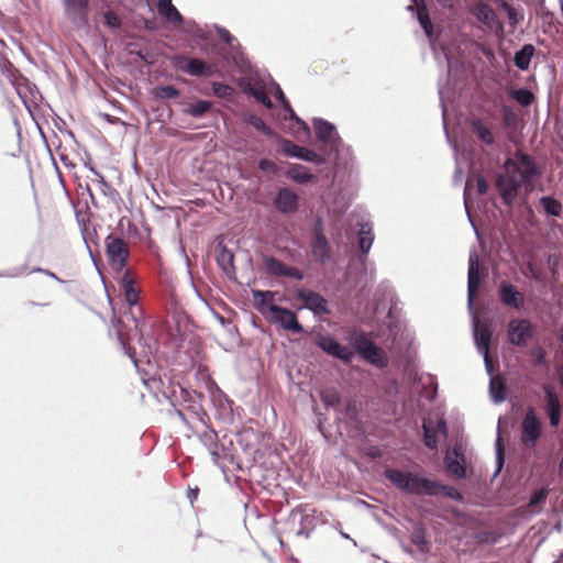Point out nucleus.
Masks as SVG:
<instances>
[{
	"mask_svg": "<svg viewBox=\"0 0 563 563\" xmlns=\"http://www.w3.org/2000/svg\"><path fill=\"white\" fill-rule=\"evenodd\" d=\"M360 227L361 228L357 233V252H358V261L361 263L362 273L365 274L366 273V266H365L366 255L368 254V252L373 245L374 234L372 231L371 223H368V222L362 223Z\"/></svg>",
	"mask_w": 563,
	"mask_h": 563,
	"instance_id": "b1692460",
	"label": "nucleus"
},
{
	"mask_svg": "<svg viewBox=\"0 0 563 563\" xmlns=\"http://www.w3.org/2000/svg\"><path fill=\"white\" fill-rule=\"evenodd\" d=\"M169 60L175 69L192 77H211L214 75V67L197 57L176 54L170 56Z\"/></svg>",
	"mask_w": 563,
	"mask_h": 563,
	"instance_id": "6e6552de",
	"label": "nucleus"
},
{
	"mask_svg": "<svg viewBox=\"0 0 563 563\" xmlns=\"http://www.w3.org/2000/svg\"><path fill=\"white\" fill-rule=\"evenodd\" d=\"M476 189L479 196H484L488 192L489 184L483 174H479L477 177Z\"/></svg>",
	"mask_w": 563,
	"mask_h": 563,
	"instance_id": "338daca9",
	"label": "nucleus"
},
{
	"mask_svg": "<svg viewBox=\"0 0 563 563\" xmlns=\"http://www.w3.org/2000/svg\"><path fill=\"white\" fill-rule=\"evenodd\" d=\"M543 393L545 398L544 411L549 418V423L552 428H558L562 419L560 397L555 389L549 384L543 385Z\"/></svg>",
	"mask_w": 563,
	"mask_h": 563,
	"instance_id": "412c9836",
	"label": "nucleus"
},
{
	"mask_svg": "<svg viewBox=\"0 0 563 563\" xmlns=\"http://www.w3.org/2000/svg\"><path fill=\"white\" fill-rule=\"evenodd\" d=\"M244 123L252 125L254 129L260 131L266 137L278 141V135L262 118L252 112H244L242 114Z\"/></svg>",
	"mask_w": 563,
	"mask_h": 563,
	"instance_id": "f704fd0d",
	"label": "nucleus"
},
{
	"mask_svg": "<svg viewBox=\"0 0 563 563\" xmlns=\"http://www.w3.org/2000/svg\"><path fill=\"white\" fill-rule=\"evenodd\" d=\"M423 431V443L428 449H437L439 439L435 429L428 421H424L422 424Z\"/></svg>",
	"mask_w": 563,
	"mask_h": 563,
	"instance_id": "09e8293b",
	"label": "nucleus"
},
{
	"mask_svg": "<svg viewBox=\"0 0 563 563\" xmlns=\"http://www.w3.org/2000/svg\"><path fill=\"white\" fill-rule=\"evenodd\" d=\"M269 319L272 322L278 324L286 331H290L296 334H301L305 332V327L299 322L296 312L286 307H271Z\"/></svg>",
	"mask_w": 563,
	"mask_h": 563,
	"instance_id": "dca6fc26",
	"label": "nucleus"
},
{
	"mask_svg": "<svg viewBox=\"0 0 563 563\" xmlns=\"http://www.w3.org/2000/svg\"><path fill=\"white\" fill-rule=\"evenodd\" d=\"M410 541L415 544L422 554L430 552V542L427 539V529L422 521L415 522Z\"/></svg>",
	"mask_w": 563,
	"mask_h": 563,
	"instance_id": "4c0bfd02",
	"label": "nucleus"
},
{
	"mask_svg": "<svg viewBox=\"0 0 563 563\" xmlns=\"http://www.w3.org/2000/svg\"><path fill=\"white\" fill-rule=\"evenodd\" d=\"M468 11L479 23L484 24L488 30L496 33L504 32L503 22L498 19L493 8L486 2L478 1L472 4L468 8Z\"/></svg>",
	"mask_w": 563,
	"mask_h": 563,
	"instance_id": "a211bd4d",
	"label": "nucleus"
},
{
	"mask_svg": "<svg viewBox=\"0 0 563 563\" xmlns=\"http://www.w3.org/2000/svg\"><path fill=\"white\" fill-rule=\"evenodd\" d=\"M347 342L354 354L356 353L361 357L375 343L363 330L360 329H354L349 333Z\"/></svg>",
	"mask_w": 563,
	"mask_h": 563,
	"instance_id": "c756f323",
	"label": "nucleus"
},
{
	"mask_svg": "<svg viewBox=\"0 0 563 563\" xmlns=\"http://www.w3.org/2000/svg\"><path fill=\"white\" fill-rule=\"evenodd\" d=\"M214 110V102L205 99H196L183 110V113L195 119H202Z\"/></svg>",
	"mask_w": 563,
	"mask_h": 563,
	"instance_id": "72a5a7b5",
	"label": "nucleus"
},
{
	"mask_svg": "<svg viewBox=\"0 0 563 563\" xmlns=\"http://www.w3.org/2000/svg\"><path fill=\"white\" fill-rule=\"evenodd\" d=\"M443 463L449 474L454 475L459 479H465L467 477L466 460L460 450L453 449L448 451L444 455Z\"/></svg>",
	"mask_w": 563,
	"mask_h": 563,
	"instance_id": "5701e85b",
	"label": "nucleus"
},
{
	"mask_svg": "<svg viewBox=\"0 0 563 563\" xmlns=\"http://www.w3.org/2000/svg\"><path fill=\"white\" fill-rule=\"evenodd\" d=\"M282 108L290 121L303 126L307 130L309 129L308 124L300 117H298L297 113L294 111L289 101L286 104H284Z\"/></svg>",
	"mask_w": 563,
	"mask_h": 563,
	"instance_id": "e2e57ef3",
	"label": "nucleus"
},
{
	"mask_svg": "<svg viewBox=\"0 0 563 563\" xmlns=\"http://www.w3.org/2000/svg\"><path fill=\"white\" fill-rule=\"evenodd\" d=\"M157 11L167 23L176 24L179 26L184 24V16L172 1H157Z\"/></svg>",
	"mask_w": 563,
	"mask_h": 563,
	"instance_id": "e433bc0d",
	"label": "nucleus"
},
{
	"mask_svg": "<svg viewBox=\"0 0 563 563\" xmlns=\"http://www.w3.org/2000/svg\"><path fill=\"white\" fill-rule=\"evenodd\" d=\"M99 186H100V190L102 192L103 196L108 197L112 202L114 203H119L120 201H122V198H121V195L120 192L113 188L107 180L106 178L102 176H99V178L97 179Z\"/></svg>",
	"mask_w": 563,
	"mask_h": 563,
	"instance_id": "3c124183",
	"label": "nucleus"
},
{
	"mask_svg": "<svg viewBox=\"0 0 563 563\" xmlns=\"http://www.w3.org/2000/svg\"><path fill=\"white\" fill-rule=\"evenodd\" d=\"M537 335V327L529 319L512 318L507 324V341L516 347H527Z\"/></svg>",
	"mask_w": 563,
	"mask_h": 563,
	"instance_id": "0eeeda50",
	"label": "nucleus"
},
{
	"mask_svg": "<svg viewBox=\"0 0 563 563\" xmlns=\"http://www.w3.org/2000/svg\"><path fill=\"white\" fill-rule=\"evenodd\" d=\"M506 461V455L504 449L501 446L500 437L498 435L495 441V471L493 473L492 479H495L504 468Z\"/></svg>",
	"mask_w": 563,
	"mask_h": 563,
	"instance_id": "603ef678",
	"label": "nucleus"
},
{
	"mask_svg": "<svg viewBox=\"0 0 563 563\" xmlns=\"http://www.w3.org/2000/svg\"><path fill=\"white\" fill-rule=\"evenodd\" d=\"M284 176L300 186L311 185L318 180V177L306 165L299 163L288 164Z\"/></svg>",
	"mask_w": 563,
	"mask_h": 563,
	"instance_id": "a878e982",
	"label": "nucleus"
},
{
	"mask_svg": "<svg viewBox=\"0 0 563 563\" xmlns=\"http://www.w3.org/2000/svg\"><path fill=\"white\" fill-rule=\"evenodd\" d=\"M314 520V517L311 515L303 514V509L301 506L296 507L292 509L288 516V521L291 523L298 522L300 525V528L296 531L297 536H305L306 538L309 537V531L306 529L308 525H311Z\"/></svg>",
	"mask_w": 563,
	"mask_h": 563,
	"instance_id": "ea45409f",
	"label": "nucleus"
},
{
	"mask_svg": "<svg viewBox=\"0 0 563 563\" xmlns=\"http://www.w3.org/2000/svg\"><path fill=\"white\" fill-rule=\"evenodd\" d=\"M320 398H321V401L322 404L327 407V408H334V410L336 408H340V405H341V395L338 390L335 389H325L323 391H321L320 394Z\"/></svg>",
	"mask_w": 563,
	"mask_h": 563,
	"instance_id": "de8ad7c7",
	"label": "nucleus"
},
{
	"mask_svg": "<svg viewBox=\"0 0 563 563\" xmlns=\"http://www.w3.org/2000/svg\"><path fill=\"white\" fill-rule=\"evenodd\" d=\"M222 54L228 63L233 64L238 68L244 67L247 63V59L242 51V46L238 40H234V44L225 46Z\"/></svg>",
	"mask_w": 563,
	"mask_h": 563,
	"instance_id": "58836bf2",
	"label": "nucleus"
},
{
	"mask_svg": "<svg viewBox=\"0 0 563 563\" xmlns=\"http://www.w3.org/2000/svg\"><path fill=\"white\" fill-rule=\"evenodd\" d=\"M25 269H26V265L13 267L9 271L0 272V277H9V278L19 277L25 272Z\"/></svg>",
	"mask_w": 563,
	"mask_h": 563,
	"instance_id": "774afa93",
	"label": "nucleus"
},
{
	"mask_svg": "<svg viewBox=\"0 0 563 563\" xmlns=\"http://www.w3.org/2000/svg\"><path fill=\"white\" fill-rule=\"evenodd\" d=\"M468 125L479 142L487 146L495 145V135L489 125L482 118H472L468 121Z\"/></svg>",
	"mask_w": 563,
	"mask_h": 563,
	"instance_id": "c85d7f7f",
	"label": "nucleus"
},
{
	"mask_svg": "<svg viewBox=\"0 0 563 563\" xmlns=\"http://www.w3.org/2000/svg\"><path fill=\"white\" fill-rule=\"evenodd\" d=\"M119 274L121 275L119 286L124 296V301L130 309V312L126 316L134 322V328L139 329L142 309L139 307L140 289L136 286V278L129 268Z\"/></svg>",
	"mask_w": 563,
	"mask_h": 563,
	"instance_id": "20e7f679",
	"label": "nucleus"
},
{
	"mask_svg": "<svg viewBox=\"0 0 563 563\" xmlns=\"http://www.w3.org/2000/svg\"><path fill=\"white\" fill-rule=\"evenodd\" d=\"M213 29L219 37V40L225 45L234 44V40H236L229 30L219 24H213Z\"/></svg>",
	"mask_w": 563,
	"mask_h": 563,
	"instance_id": "052dcab7",
	"label": "nucleus"
},
{
	"mask_svg": "<svg viewBox=\"0 0 563 563\" xmlns=\"http://www.w3.org/2000/svg\"><path fill=\"white\" fill-rule=\"evenodd\" d=\"M156 100H169L180 96V90L173 85H161L153 89Z\"/></svg>",
	"mask_w": 563,
	"mask_h": 563,
	"instance_id": "a18cd8bd",
	"label": "nucleus"
},
{
	"mask_svg": "<svg viewBox=\"0 0 563 563\" xmlns=\"http://www.w3.org/2000/svg\"><path fill=\"white\" fill-rule=\"evenodd\" d=\"M65 15L71 24L81 26L88 22L90 13L89 0H62Z\"/></svg>",
	"mask_w": 563,
	"mask_h": 563,
	"instance_id": "aec40b11",
	"label": "nucleus"
},
{
	"mask_svg": "<svg viewBox=\"0 0 563 563\" xmlns=\"http://www.w3.org/2000/svg\"><path fill=\"white\" fill-rule=\"evenodd\" d=\"M102 23L110 30H119L122 27V21L112 10H107L102 14Z\"/></svg>",
	"mask_w": 563,
	"mask_h": 563,
	"instance_id": "4d7b16f0",
	"label": "nucleus"
},
{
	"mask_svg": "<svg viewBox=\"0 0 563 563\" xmlns=\"http://www.w3.org/2000/svg\"><path fill=\"white\" fill-rule=\"evenodd\" d=\"M362 407L354 399H349L343 407L335 409V423H344L345 427L354 429L361 433L363 431V422L361 418Z\"/></svg>",
	"mask_w": 563,
	"mask_h": 563,
	"instance_id": "f8f14e48",
	"label": "nucleus"
},
{
	"mask_svg": "<svg viewBox=\"0 0 563 563\" xmlns=\"http://www.w3.org/2000/svg\"><path fill=\"white\" fill-rule=\"evenodd\" d=\"M280 152L289 158H296L302 162L312 163L317 166L325 165L327 158L322 153L311 150L307 146L299 145L288 139L278 137L277 141Z\"/></svg>",
	"mask_w": 563,
	"mask_h": 563,
	"instance_id": "1a4fd4ad",
	"label": "nucleus"
},
{
	"mask_svg": "<svg viewBox=\"0 0 563 563\" xmlns=\"http://www.w3.org/2000/svg\"><path fill=\"white\" fill-rule=\"evenodd\" d=\"M384 477L399 492L406 495L421 497H446L462 503L464 496L455 487L430 478L424 472H413L406 468L386 467Z\"/></svg>",
	"mask_w": 563,
	"mask_h": 563,
	"instance_id": "f03ea898",
	"label": "nucleus"
},
{
	"mask_svg": "<svg viewBox=\"0 0 563 563\" xmlns=\"http://www.w3.org/2000/svg\"><path fill=\"white\" fill-rule=\"evenodd\" d=\"M539 212L545 217L561 218L563 213V206L555 197L545 195L539 199Z\"/></svg>",
	"mask_w": 563,
	"mask_h": 563,
	"instance_id": "473e14b6",
	"label": "nucleus"
},
{
	"mask_svg": "<svg viewBox=\"0 0 563 563\" xmlns=\"http://www.w3.org/2000/svg\"><path fill=\"white\" fill-rule=\"evenodd\" d=\"M252 297L255 301L256 310L265 318L271 317V307L276 306L274 300V292L271 290L253 289Z\"/></svg>",
	"mask_w": 563,
	"mask_h": 563,
	"instance_id": "2f4dec72",
	"label": "nucleus"
},
{
	"mask_svg": "<svg viewBox=\"0 0 563 563\" xmlns=\"http://www.w3.org/2000/svg\"><path fill=\"white\" fill-rule=\"evenodd\" d=\"M311 255L318 264H325L332 258V246L328 238L310 239Z\"/></svg>",
	"mask_w": 563,
	"mask_h": 563,
	"instance_id": "cd10ccee",
	"label": "nucleus"
},
{
	"mask_svg": "<svg viewBox=\"0 0 563 563\" xmlns=\"http://www.w3.org/2000/svg\"><path fill=\"white\" fill-rule=\"evenodd\" d=\"M117 336H118V341L120 343V346H121L123 353L126 356H129V358L132 361L135 368L139 371L140 369V360L136 357L135 349L130 345V342L126 339V336L124 335V333L122 332V330H120V329L117 330Z\"/></svg>",
	"mask_w": 563,
	"mask_h": 563,
	"instance_id": "79ce46f5",
	"label": "nucleus"
},
{
	"mask_svg": "<svg viewBox=\"0 0 563 563\" xmlns=\"http://www.w3.org/2000/svg\"><path fill=\"white\" fill-rule=\"evenodd\" d=\"M543 423L538 417L536 410L529 407L520 427V441L528 448H534L542 437Z\"/></svg>",
	"mask_w": 563,
	"mask_h": 563,
	"instance_id": "9b49d317",
	"label": "nucleus"
},
{
	"mask_svg": "<svg viewBox=\"0 0 563 563\" xmlns=\"http://www.w3.org/2000/svg\"><path fill=\"white\" fill-rule=\"evenodd\" d=\"M312 126L316 134V140L320 143V151L324 153L328 148H330L333 144H340V136L336 126L323 119V118H313Z\"/></svg>",
	"mask_w": 563,
	"mask_h": 563,
	"instance_id": "ddd939ff",
	"label": "nucleus"
},
{
	"mask_svg": "<svg viewBox=\"0 0 563 563\" xmlns=\"http://www.w3.org/2000/svg\"><path fill=\"white\" fill-rule=\"evenodd\" d=\"M322 155L325 156L327 163L332 162L336 169H351L355 162L352 147L345 144L343 140H340V144H333Z\"/></svg>",
	"mask_w": 563,
	"mask_h": 563,
	"instance_id": "2eb2a0df",
	"label": "nucleus"
},
{
	"mask_svg": "<svg viewBox=\"0 0 563 563\" xmlns=\"http://www.w3.org/2000/svg\"><path fill=\"white\" fill-rule=\"evenodd\" d=\"M212 93L221 99L232 100L235 96V89L230 85L221 81L211 82Z\"/></svg>",
	"mask_w": 563,
	"mask_h": 563,
	"instance_id": "49530a36",
	"label": "nucleus"
},
{
	"mask_svg": "<svg viewBox=\"0 0 563 563\" xmlns=\"http://www.w3.org/2000/svg\"><path fill=\"white\" fill-rule=\"evenodd\" d=\"M205 427L206 430L199 434V440L202 443V445L209 451V454L211 455L214 464H219L221 454L219 451L218 434L213 429H210L208 424Z\"/></svg>",
	"mask_w": 563,
	"mask_h": 563,
	"instance_id": "7c9ffc66",
	"label": "nucleus"
},
{
	"mask_svg": "<svg viewBox=\"0 0 563 563\" xmlns=\"http://www.w3.org/2000/svg\"><path fill=\"white\" fill-rule=\"evenodd\" d=\"M314 344L327 355L341 361L344 364H351L354 360V352L343 345L336 338L330 333H317Z\"/></svg>",
	"mask_w": 563,
	"mask_h": 563,
	"instance_id": "9d476101",
	"label": "nucleus"
},
{
	"mask_svg": "<svg viewBox=\"0 0 563 563\" xmlns=\"http://www.w3.org/2000/svg\"><path fill=\"white\" fill-rule=\"evenodd\" d=\"M129 54L136 56L140 60H142L146 65L154 64V55L150 52H144L142 49H137V51H130Z\"/></svg>",
	"mask_w": 563,
	"mask_h": 563,
	"instance_id": "69168bd1",
	"label": "nucleus"
},
{
	"mask_svg": "<svg viewBox=\"0 0 563 563\" xmlns=\"http://www.w3.org/2000/svg\"><path fill=\"white\" fill-rule=\"evenodd\" d=\"M505 173L496 177V188L503 203L511 208L522 187L531 191L534 183L541 177L542 170L536 159L525 153L516 158L508 157L504 163Z\"/></svg>",
	"mask_w": 563,
	"mask_h": 563,
	"instance_id": "f257e3e1",
	"label": "nucleus"
},
{
	"mask_svg": "<svg viewBox=\"0 0 563 563\" xmlns=\"http://www.w3.org/2000/svg\"><path fill=\"white\" fill-rule=\"evenodd\" d=\"M489 395L495 404H501L507 398V388L503 382L497 383L494 377L489 380Z\"/></svg>",
	"mask_w": 563,
	"mask_h": 563,
	"instance_id": "c03bdc74",
	"label": "nucleus"
},
{
	"mask_svg": "<svg viewBox=\"0 0 563 563\" xmlns=\"http://www.w3.org/2000/svg\"><path fill=\"white\" fill-rule=\"evenodd\" d=\"M362 358L378 368L387 366V355L383 349L374 343L365 353Z\"/></svg>",
	"mask_w": 563,
	"mask_h": 563,
	"instance_id": "a19ab883",
	"label": "nucleus"
},
{
	"mask_svg": "<svg viewBox=\"0 0 563 563\" xmlns=\"http://www.w3.org/2000/svg\"><path fill=\"white\" fill-rule=\"evenodd\" d=\"M536 51L537 49L533 44H523L518 51L515 52L514 65L521 71L528 70Z\"/></svg>",
	"mask_w": 563,
	"mask_h": 563,
	"instance_id": "c9c22d12",
	"label": "nucleus"
},
{
	"mask_svg": "<svg viewBox=\"0 0 563 563\" xmlns=\"http://www.w3.org/2000/svg\"><path fill=\"white\" fill-rule=\"evenodd\" d=\"M257 167L261 172L271 175H278L280 170L276 163L266 157L258 159Z\"/></svg>",
	"mask_w": 563,
	"mask_h": 563,
	"instance_id": "bf43d9fd",
	"label": "nucleus"
},
{
	"mask_svg": "<svg viewBox=\"0 0 563 563\" xmlns=\"http://www.w3.org/2000/svg\"><path fill=\"white\" fill-rule=\"evenodd\" d=\"M294 297L302 302L298 310H309L316 318L329 316L332 312L329 300L316 290L298 287L294 291Z\"/></svg>",
	"mask_w": 563,
	"mask_h": 563,
	"instance_id": "423d86ee",
	"label": "nucleus"
},
{
	"mask_svg": "<svg viewBox=\"0 0 563 563\" xmlns=\"http://www.w3.org/2000/svg\"><path fill=\"white\" fill-rule=\"evenodd\" d=\"M85 233H86V229L84 228V229H82V238H84V241H85V244H86L87 251H88V253H89V256H90V258H91V261H92V263H93V265H95V267H96V269H97L98 274H99V275H100V277H101L102 283L106 285L104 276H103V274H102V272H101V269H100V267H99V258L95 256V254H93V252H92V250H91V247H90V245H89L88 238L85 235Z\"/></svg>",
	"mask_w": 563,
	"mask_h": 563,
	"instance_id": "0e129e2a",
	"label": "nucleus"
},
{
	"mask_svg": "<svg viewBox=\"0 0 563 563\" xmlns=\"http://www.w3.org/2000/svg\"><path fill=\"white\" fill-rule=\"evenodd\" d=\"M216 262L219 268L229 279H236V269L234 266V254L223 243L218 244V252L216 255Z\"/></svg>",
	"mask_w": 563,
	"mask_h": 563,
	"instance_id": "bb28decb",
	"label": "nucleus"
},
{
	"mask_svg": "<svg viewBox=\"0 0 563 563\" xmlns=\"http://www.w3.org/2000/svg\"><path fill=\"white\" fill-rule=\"evenodd\" d=\"M300 198L290 187H279L273 199V206L282 214H292L298 211Z\"/></svg>",
	"mask_w": 563,
	"mask_h": 563,
	"instance_id": "6ab92c4d",
	"label": "nucleus"
},
{
	"mask_svg": "<svg viewBox=\"0 0 563 563\" xmlns=\"http://www.w3.org/2000/svg\"><path fill=\"white\" fill-rule=\"evenodd\" d=\"M106 256L114 273L125 271L130 257L128 243L119 235L108 234L104 239Z\"/></svg>",
	"mask_w": 563,
	"mask_h": 563,
	"instance_id": "39448f33",
	"label": "nucleus"
},
{
	"mask_svg": "<svg viewBox=\"0 0 563 563\" xmlns=\"http://www.w3.org/2000/svg\"><path fill=\"white\" fill-rule=\"evenodd\" d=\"M509 97L522 107H530L534 101V95L526 87L511 89Z\"/></svg>",
	"mask_w": 563,
	"mask_h": 563,
	"instance_id": "37998d69",
	"label": "nucleus"
},
{
	"mask_svg": "<svg viewBox=\"0 0 563 563\" xmlns=\"http://www.w3.org/2000/svg\"><path fill=\"white\" fill-rule=\"evenodd\" d=\"M310 239H323L325 235V221L320 214L312 217V222L309 228Z\"/></svg>",
	"mask_w": 563,
	"mask_h": 563,
	"instance_id": "8fccbe9b",
	"label": "nucleus"
},
{
	"mask_svg": "<svg viewBox=\"0 0 563 563\" xmlns=\"http://www.w3.org/2000/svg\"><path fill=\"white\" fill-rule=\"evenodd\" d=\"M407 10L416 13L417 21L428 37L432 49L435 51L437 48L433 42V23L430 18L426 1L423 0V4L411 2V4L407 7Z\"/></svg>",
	"mask_w": 563,
	"mask_h": 563,
	"instance_id": "393cba45",
	"label": "nucleus"
},
{
	"mask_svg": "<svg viewBox=\"0 0 563 563\" xmlns=\"http://www.w3.org/2000/svg\"><path fill=\"white\" fill-rule=\"evenodd\" d=\"M547 496L548 489L545 488L533 490L529 499V505L531 507H539L544 504Z\"/></svg>",
	"mask_w": 563,
	"mask_h": 563,
	"instance_id": "680f3d73",
	"label": "nucleus"
},
{
	"mask_svg": "<svg viewBox=\"0 0 563 563\" xmlns=\"http://www.w3.org/2000/svg\"><path fill=\"white\" fill-rule=\"evenodd\" d=\"M180 399L186 405V410H188L194 417H196L203 426H207V421H209V416L203 409L201 405V399L203 395L201 393H197L196 390H190L184 387H180Z\"/></svg>",
	"mask_w": 563,
	"mask_h": 563,
	"instance_id": "4be33fe9",
	"label": "nucleus"
},
{
	"mask_svg": "<svg viewBox=\"0 0 563 563\" xmlns=\"http://www.w3.org/2000/svg\"><path fill=\"white\" fill-rule=\"evenodd\" d=\"M497 296L504 307L516 311L521 310L526 305L525 294L508 280L500 282Z\"/></svg>",
	"mask_w": 563,
	"mask_h": 563,
	"instance_id": "f3484780",
	"label": "nucleus"
},
{
	"mask_svg": "<svg viewBox=\"0 0 563 563\" xmlns=\"http://www.w3.org/2000/svg\"><path fill=\"white\" fill-rule=\"evenodd\" d=\"M485 276L486 271L481 267L477 252L472 250L467 272V309L472 316L474 344L482 356H486V353H488L493 338V328L489 320L485 317H477L474 311L476 292Z\"/></svg>",
	"mask_w": 563,
	"mask_h": 563,
	"instance_id": "7ed1b4c3",
	"label": "nucleus"
},
{
	"mask_svg": "<svg viewBox=\"0 0 563 563\" xmlns=\"http://www.w3.org/2000/svg\"><path fill=\"white\" fill-rule=\"evenodd\" d=\"M439 98H440V104H441V109H442V121H443V130H444V134H445V137H446V141L448 143L453 147L454 151L457 150V144L456 142H454L450 135V132H449V128H448V120H446V108L444 106V100H443V90L442 88H439Z\"/></svg>",
	"mask_w": 563,
	"mask_h": 563,
	"instance_id": "5fc2aeb1",
	"label": "nucleus"
},
{
	"mask_svg": "<svg viewBox=\"0 0 563 563\" xmlns=\"http://www.w3.org/2000/svg\"><path fill=\"white\" fill-rule=\"evenodd\" d=\"M500 8L506 12L509 23L517 26L523 20V15L509 4L506 0L501 1Z\"/></svg>",
	"mask_w": 563,
	"mask_h": 563,
	"instance_id": "864d4df0",
	"label": "nucleus"
},
{
	"mask_svg": "<svg viewBox=\"0 0 563 563\" xmlns=\"http://www.w3.org/2000/svg\"><path fill=\"white\" fill-rule=\"evenodd\" d=\"M532 363L538 367H547L549 365L548 360L545 357V351L542 346L536 345L529 352Z\"/></svg>",
	"mask_w": 563,
	"mask_h": 563,
	"instance_id": "6e6d98bb",
	"label": "nucleus"
},
{
	"mask_svg": "<svg viewBox=\"0 0 563 563\" xmlns=\"http://www.w3.org/2000/svg\"><path fill=\"white\" fill-rule=\"evenodd\" d=\"M262 262L264 271L268 276L272 277H286L295 280H303L305 273L295 266L286 265L280 260L272 255H262Z\"/></svg>",
	"mask_w": 563,
	"mask_h": 563,
	"instance_id": "4468645a",
	"label": "nucleus"
},
{
	"mask_svg": "<svg viewBox=\"0 0 563 563\" xmlns=\"http://www.w3.org/2000/svg\"><path fill=\"white\" fill-rule=\"evenodd\" d=\"M244 91L251 95L258 103L263 104L266 109H273L274 104L271 98L264 91L253 89L252 87L245 88Z\"/></svg>",
	"mask_w": 563,
	"mask_h": 563,
	"instance_id": "13d9d810",
	"label": "nucleus"
}]
</instances>
